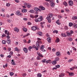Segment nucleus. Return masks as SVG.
Listing matches in <instances>:
<instances>
[{"label":"nucleus","mask_w":77,"mask_h":77,"mask_svg":"<svg viewBox=\"0 0 77 77\" xmlns=\"http://www.w3.org/2000/svg\"><path fill=\"white\" fill-rule=\"evenodd\" d=\"M60 41V39L57 38L56 39V43H58Z\"/></svg>","instance_id":"24"},{"label":"nucleus","mask_w":77,"mask_h":77,"mask_svg":"<svg viewBox=\"0 0 77 77\" xmlns=\"http://www.w3.org/2000/svg\"><path fill=\"white\" fill-rule=\"evenodd\" d=\"M15 2H16V3H18L19 1L18 0H15Z\"/></svg>","instance_id":"63"},{"label":"nucleus","mask_w":77,"mask_h":77,"mask_svg":"<svg viewBox=\"0 0 77 77\" xmlns=\"http://www.w3.org/2000/svg\"><path fill=\"white\" fill-rule=\"evenodd\" d=\"M2 43L3 44H6V42L5 40H3L2 41Z\"/></svg>","instance_id":"35"},{"label":"nucleus","mask_w":77,"mask_h":77,"mask_svg":"<svg viewBox=\"0 0 77 77\" xmlns=\"http://www.w3.org/2000/svg\"><path fill=\"white\" fill-rule=\"evenodd\" d=\"M39 8H40V9L41 10V11L42 10V11H44V10H45V8H44L42 6H40L39 7Z\"/></svg>","instance_id":"13"},{"label":"nucleus","mask_w":77,"mask_h":77,"mask_svg":"<svg viewBox=\"0 0 77 77\" xmlns=\"http://www.w3.org/2000/svg\"><path fill=\"white\" fill-rule=\"evenodd\" d=\"M5 34H6L7 36H9V35H10V34L9 33V31H7V30H5Z\"/></svg>","instance_id":"10"},{"label":"nucleus","mask_w":77,"mask_h":77,"mask_svg":"<svg viewBox=\"0 0 77 77\" xmlns=\"http://www.w3.org/2000/svg\"><path fill=\"white\" fill-rule=\"evenodd\" d=\"M55 5V4H54V2H51V7H54Z\"/></svg>","instance_id":"25"},{"label":"nucleus","mask_w":77,"mask_h":77,"mask_svg":"<svg viewBox=\"0 0 77 77\" xmlns=\"http://www.w3.org/2000/svg\"><path fill=\"white\" fill-rule=\"evenodd\" d=\"M11 48H8V51H11Z\"/></svg>","instance_id":"49"},{"label":"nucleus","mask_w":77,"mask_h":77,"mask_svg":"<svg viewBox=\"0 0 77 77\" xmlns=\"http://www.w3.org/2000/svg\"><path fill=\"white\" fill-rule=\"evenodd\" d=\"M63 4L65 6H68V4H67V2H66L65 1L63 3Z\"/></svg>","instance_id":"19"},{"label":"nucleus","mask_w":77,"mask_h":77,"mask_svg":"<svg viewBox=\"0 0 77 77\" xmlns=\"http://www.w3.org/2000/svg\"><path fill=\"white\" fill-rule=\"evenodd\" d=\"M10 55H11V56H12V54H13V52L12 51H10Z\"/></svg>","instance_id":"46"},{"label":"nucleus","mask_w":77,"mask_h":77,"mask_svg":"<svg viewBox=\"0 0 77 77\" xmlns=\"http://www.w3.org/2000/svg\"><path fill=\"white\" fill-rule=\"evenodd\" d=\"M37 54L39 56H40V57H44V56L42 55V54H41V53H40L39 51H37Z\"/></svg>","instance_id":"9"},{"label":"nucleus","mask_w":77,"mask_h":77,"mask_svg":"<svg viewBox=\"0 0 77 77\" xmlns=\"http://www.w3.org/2000/svg\"><path fill=\"white\" fill-rule=\"evenodd\" d=\"M27 10H26L25 9H23V10H21V11L23 13H25V12H27Z\"/></svg>","instance_id":"20"},{"label":"nucleus","mask_w":77,"mask_h":77,"mask_svg":"<svg viewBox=\"0 0 77 77\" xmlns=\"http://www.w3.org/2000/svg\"><path fill=\"white\" fill-rule=\"evenodd\" d=\"M64 29L66 30H67L68 29V27L66 26H65L64 27Z\"/></svg>","instance_id":"52"},{"label":"nucleus","mask_w":77,"mask_h":77,"mask_svg":"<svg viewBox=\"0 0 77 77\" xmlns=\"http://www.w3.org/2000/svg\"><path fill=\"white\" fill-rule=\"evenodd\" d=\"M38 41L36 42V47L35 48L36 49V50L38 51L39 50V48L40 47V44H42V42H41V39L38 38H37Z\"/></svg>","instance_id":"1"},{"label":"nucleus","mask_w":77,"mask_h":77,"mask_svg":"<svg viewBox=\"0 0 77 77\" xmlns=\"http://www.w3.org/2000/svg\"><path fill=\"white\" fill-rule=\"evenodd\" d=\"M30 16L31 18H35V16H34L33 15L30 14Z\"/></svg>","instance_id":"36"},{"label":"nucleus","mask_w":77,"mask_h":77,"mask_svg":"<svg viewBox=\"0 0 77 77\" xmlns=\"http://www.w3.org/2000/svg\"><path fill=\"white\" fill-rule=\"evenodd\" d=\"M67 54H68V55H70V53L69 51L67 52Z\"/></svg>","instance_id":"55"},{"label":"nucleus","mask_w":77,"mask_h":77,"mask_svg":"<svg viewBox=\"0 0 77 77\" xmlns=\"http://www.w3.org/2000/svg\"><path fill=\"white\" fill-rule=\"evenodd\" d=\"M18 50V48H15L14 51H17V50Z\"/></svg>","instance_id":"57"},{"label":"nucleus","mask_w":77,"mask_h":77,"mask_svg":"<svg viewBox=\"0 0 77 77\" xmlns=\"http://www.w3.org/2000/svg\"><path fill=\"white\" fill-rule=\"evenodd\" d=\"M56 56H58L59 57L60 56V55H61L60 54V52H57L56 53Z\"/></svg>","instance_id":"12"},{"label":"nucleus","mask_w":77,"mask_h":77,"mask_svg":"<svg viewBox=\"0 0 77 77\" xmlns=\"http://www.w3.org/2000/svg\"><path fill=\"white\" fill-rule=\"evenodd\" d=\"M37 60H41V57L38 56L37 57Z\"/></svg>","instance_id":"34"},{"label":"nucleus","mask_w":77,"mask_h":77,"mask_svg":"<svg viewBox=\"0 0 77 77\" xmlns=\"http://www.w3.org/2000/svg\"><path fill=\"white\" fill-rule=\"evenodd\" d=\"M45 61H46V59H45L44 60H42V62L43 63H45Z\"/></svg>","instance_id":"39"},{"label":"nucleus","mask_w":77,"mask_h":77,"mask_svg":"<svg viewBox=\"0 0 77 77\" xmlns=\"http://www.w3.org/2000/svg\"><path fill=\"white\" fill-rule=\"evenodd\" d=\"M61 35L62 36H63V37H66V34L65 33H62Z\"/></svg>","instance_id":"29"},{"label":"nucleus","mask_w":77,"mask_h":77,"mask_svg":"<svg viewBox=\"0 0 77 77\" xmlns=\"http://www.w3.org/2000/svg\"><path fill=\"white\" fill-rule=\"evenodd\" d=\"M26 73H23V77H25V76H26Z\"/></svg>","instance_id":"58"},{"label":"nucleus","mask_w":77,"mask_h":77,"mask_svg":"<svg viewBox=\"0 0 77 77\" xmlns=\"http://www.w3.org/2000/svg\"><path fill=\"white\" fill-rule=\"evenodd\" d=\"M69 6H72L73 5V1L71 0L69 1Z\"/></svg>","instance_id":"8"},{"label":"nucleus","mask_w":77,"mask_h":77,"mask_svg":"<svg viewBox=\"0 0 77 77\" xmlns=\"http://www.w3.org/2000/svg\"><path fill=\"white\" fill-rule=\"evenodd\" d=\"M34 9L35 11L36 12H41V10L39 8H34Z\"/></svg>","instance_id":"6"},{"label":"nucleus","mask_w":77,"mask_h":77,"mask_svg":"<svg viewBox=\"0 0 77 77\" xmlns=\"http://www.w3.org/2000/svg\"><path fill=\"white\" fill-rule=\"evenodd\" d=\"M73 25V23H70L69 24V26L70 27H71Z\"/></svg>","instance_id":"33"},{"label":"nucleus","mask_w":77,"mask_h":77,"mask_svg":"<svg viewBox=\"0 0 77 77\" xmlns=\"http://www.w3.org/2000/svg\"><path fill=\"white\" fill-rule=\"evenodd\" d=\"M35 11L33 10H31L29 11V12H31V13H34Z\"/></svg>","instance_id":"37"},{"label":"nucleus","mask_w":77,"mask_h":77,"mask_svg":"<svg viewBox=\"0 0 77 77\" xmlns=\"http://www.w3.org/2000/svg\"><path fill=\"white\" fill-rule=\"evenodd\" d=\"M6 6H8L9 7V6H10V4L9 3H7L6 4Z\"/></svg>","instance_id":"43"},{"label":"nucleus","mask_w":77,"mask_h":77,"mask_svg":"<svg viewBox=\"0 0 77 77\" xmlns=\"http://www.w3.org/2000/svg\"><path fill=\"white\" fill-rule=\"evenodd\" d=\"M43 20V18H42V16H41V17H40L39 18H35V22H40L42 20Z\"/></svg>","instance_id":"3"},{"label":"nucleus","mask_w":77,"mask_h":77,"mask_svg":"<svg viewBox=\"0 0 77 77\" xmlns=\"http://www.w3.org/2000/svg\"><path fill=\"white\" fill-rule=\"evenodd\" d=\"M10 75L11 76H12V75H14V73H13V72L11 73V72H10Z\"/></svg>","instance_id":"40"},{"label":"nucleus","mask_w":77,"mask_h":77,"mask_svg":"<svg viewBox=\"0 0 77 77\" xmlns=\"http://www.w3.org/2000/svg\"><path fill=\"white\" fill-rule=\"evenodd\" d=\"M23 30L25 32H26L27 31V29L26 28H23Z\"/></svg>","instance_id":"31"},{"label":"nucleus","mask_w":77,"mask_h":77,"mask_svg":"<svg viewBox=\"0 0 77 77\" xmlns=\"http://www.w3.org/2000/svg\"><path fill=\"white\" fill-rule=\"evenodd\" d=\"M8 58H11V55H9L8 56Z\"/></svg>","instance_id":"59"},{"label":"nucleus","mask_w":77,"mask_h":77,"mask_svg":"<svg viewBox=\"0 0 77 77\" xmlns=\"http://www.w3.org/2000/svg\"><path fill=\"white\" fill-rule=\"evenodd\" d=\"M38 15H35L34 17H35V18H37V17H38Z\"/></svg>","instance_id":"64"},{"label":"nucleus","mask_w":77,"mask_h":77,"mask_svg":"<svg viewBox=\"0 0 77 77\" xmlns=\"http://www.w3.org/2000/svg\"><path fill=\"white\" fill-rule=\"evenodd\" d=\"M23 42H24V43H27V41H26V39H24L23 40Z\"/></svg>","instance_id":"44"},{"label":"nucleus","mask_w":77,"mask_h":77,"mask_svg":"<svg viewBox=\"0 0 77 77\" xmlns=\"http://www.w3.org/2000/svg\"><path fill=\"white\" fill-rule=\"evenodd\" d=\"M31 29L32 30H33V31H35V30L37 29V28H36V26H33L31 27Z\"/></svg>","instance_id":"11"},{"label":"nucleus","mask_w":77,"mask_h":77,"mask_svg":"<svg viewBox=\"0 0 77 77\" xmlns=\"http://www.w3.org/2000/svg\"><path fill=\"white\" fill-rule=\"evenodd\" d=\"M73 26L75 29H76L77 28V24L76 23H74L73 25Z\"/></svg>","instance_id":"30"},{"label":"nucleus","mask_w":77,"mask_h":77,"mask_svg":"<svg viewBox=\"0 0 77 77\" xmlns=\"http://www.w3.org/2000/svg\"><path fill=\"white\" fill-rule=\"evenodd\" d=\"M5 36H6V35H5V34H3L2 35V38H3L4 37H5Z\"/></svg>","instance_id":"45"},{"label":"nucleus","mask_w":77,"mask_h":77,"mask_svg":"<svg viewBox=\"0 0 77 77\" xmlns=\"http://www.w3.org/2000/svg\"><path fill=\"white\" fill-rule=\"evenodd\" d=\"M23 50L25 53H27V49L26 48H24Z\"/></svg>","instance_id":"18"},{"label":"nucleus","mask_w":77,"mask_h":77,"mask_svg":"<svg viewBox=\"0 0 77 77\" xmlns=\"http://www.w3.org/2000/svg\"><path fill=\"white\" fill-rule=\"evenodd\" d=\"M56 23L58 25H60L61 24L60 23V22H59V20H58L57 21Z\"/></svg>","instance_id":"23"},{"label":"nucleus","mask_w":77,"mask_h":77,"mask_svg":"<svg viewBox=\"0 0 77 77\" xmlns=\"http://www.w3.org/2000/svg\"><path fill=\"white\" fill-rule=\"evenodd\" d=\"M72 49H73V50H75V51H76V48H75L74 47H72Z\"/></svg>","instance_id":"50"},{"label":"nucleus","mask_w":77,"mask_h":77,"mask_svg":"<svg viewBox=\"0 0 77 77\" xmlns=\"http://www.w3.org/2000/svg\"><path fill=\"white\" fill-rule=\"evenodd\" d=\"M14 30L15 32H17V33L19 32V29L17 27H15L14 28Z\"/></svg>","instance_id":"14"},{"label":"nucleus","mask_w":77,"mask_h":77,"mask_svg":"<svg viewBox=\"0 0 77 77\" xmlns=\"http://www.w3.org/2000/svg\"><path fill=\"white\" fill-rule=\"evenodd\" d=\"M7 21L8 22V23H11V20H7Z\"/></svg>","instance_id":"51"},{"label":"nucleus","mask_w":77,"mask_h":77,"mask_svg":"<svg viewBox=\"0 0 77 77\" xmlns=\"http://www.w3.org/2000/svg\"><path fill=\"white\" fill-rule=\"evenodd\" d=\"M28 25H31V23L30 22H28Z\"/></svg>","instance_id":"61"},{"label":"nucleus","mask_w":77,"mask_h":77,"mask_svg":"<svg viewBox=\"0 0 77 77\" xmlns=\"http://www.w3.org/2000/svg\"><path fill=\"white\" fill-rule=\"evenodd\" d=\"M59 60H60V58L59 57H57L55 58V60L56 61H59Z\"/></svg>","instance_id":"16"},{"label":"nucleus","mask_w":77,"mask_h":77,"mask_svg":"<svg viewBox=\"0 0 77 77\" xmlns=\"http://www.w3.org/2000/svg\"><path fill=\"white\" fill-rule=\"evenodd\" d=\"M54 52L55 51H56V50L54 48H53L52 50Z\"/></svg>","instance_id":"60"},{"label":"nucleus","mask_w":77,"mask_h":77,"mask_svg":"<svg viewBox=\"0 0 77 77\" xmlns=\"http://www.w3.org/2000/svg\"><path fill=\"white\" fill-rule=\"evenodd\" d=\"M32 48H33V47H32L31 46H29V51H31V50H31V49H32Z\"/></svg>","instance_id":"38"},{"label":"nucleus","mask_w":77,"mask_h":77,"mask_svg":"<svg viewBox=\"0 0 77 77\" xmlns=\"http://www.w3.org/2000/svg\"><path fill=\"white\" fill-rule=\"evenodd\" d=\"M56 67L57 68H60V65H58L57 66H56Z\"/></svg>","instance_id":"53"},{"label":"nucleus","mask_w":77,"mask_h":77,"mask_svg":"<svg viewBox=\"0 0 77 77\" xmlns=\"http://www.w3.org/2000/svg\"><path fill=\"white\" fill-rule=\"evenodd\" d=\"M58 17H59V18H60V19H61V18H62V16H61L60 15H59L58 16Z\"/></svg>","instance_id":"48"},{"label":"nucleus","mask_w":77,"mask_h":77,"mask_svg":"<svg viewBox=\"0 0 77 77\" xmlns=\"http://www.w3.org/2000/svg\"><path fill=\"white\" fill-rule=\"evenodd\" d=\"M66 33H67V35L68 36H71L72 35H71L70 32H67Z\"/></svg>","instance_id":"17"},{"label":"nucleus","mask_w":77,"mask_h":77,"mask_svg":"<svg viewBox=\"0 0 77 77\" xmlns=\"http://www.w3.org/2000/svg\"><path fill=\"white\" fill-rule=\"evenodd\" d=\"M16 14L17 15H20L21 17L23 15V14L20 13V11H16Z\"/></svg>","instance_id":"7"},{"label":"nucleus","mask_w":77,"mask_h":77,"mask_svg":"<svg viewBox=\"0 0 77 77\" xmlns=\"http://www.w3.org/2000/svg\"><path fill=\"white\" fill-rule=\"evenodd\" d=\"M37 34L38 35H39V36H42V32H38Z\"/></svg>","instance_id":"26"},{"label":"nucleus","mask_w":77,"mask_h":77,"mask_svg":"<svg viewBox=\"0 0 77 77\" xmlns=\"http://www.w3.org/2000/svg\"><path fill=\"white\" fill-rule=\"evenodd\" d=\"M47 40L49 43H50L51 42V38L49 37L47 38Z\"/></svg>","instance_id":"15"},{"label":"nucleus","mask_w":77,"mask_h":77,"mask_svg":"<svg viewBox=\"0 0 77 77\" xmlns=\"http://www.w3.org/2000/svg\"><path fill=\"white\" fill-rule=\"evenodd\" d=\"M37 77H42V75L40 73H39L37 74Z\"/></svg>","instance_id":"32"},{"label":"nucleus","mask_w":77,"mask_h":77,"mask_svg":"<svg viewBox=\"0 0 77 77\" xmlns=\"http://www.w3.org/2000/svg\"><path fill=\"white\" fill-rule=\"evenodd\" d=\"M7 42L8 44H11V42H10V39H7Z\"/></svg>","instance_id":"28"},{"label":"nucleus","mask_w":77,"mask_h":77,"mask_svg":"<svg viewBox=\"0 0 77 77\" xmlns=\"http://www.w3.org/2000/svg\"><path fill=\"white\" fill-rule=\"evenodd\" d=\"M57 63V62L56 60H54L53 61V62H52V63L53 65H56Z\"/></svg>","instance_id":"21"},{"label":"nucleus","mask_w":77,"mask_h":77,"mask_svg":"<svg viewBox=\"0 0 77 77\" xmlns=\"http://www.w3.org/2000/svg\"><path fill=\"white\" fill-rule=\"evenodd\" d=\"M69 40L70 41H72V38H69Z\"/></svg>","instance_id":"41"},{"label":"nucleus","mask_w":77,"mask_h":77,"mask_svg":"<svg viewBox=\"0 0 77 77\" xmlns=\"http://www.w3.org/2000/svg\"><path fill=\"white\" fill-rule=\"evenodd\" d=\"M68 73H69V74L70 76H72V75H74V74L72 72L69 73V72H68Z\"/></svg>","instance_id":"27"},{"label":"nucleus","mask_w":77,"mask_h":77,"mask_svg":"<svg viewBox=\"0 0 77 77\" xmlns=\"http://www.w3.org/2000/svg\"><path fill=\"white\" fill-rule=\"evenodd\" d=\"M73 60L72 59H70L68 60V62H71Z\"/></svg>","instance_id":"42"},{"label":"nucleus","mask_w":77,"mask_h":77,"mask_svg":"<svg viewBox=\"0 0 77 77\" xmlns=\"http://www.w3.org/2000/svg\"><path fill=\"white\" fill-rule=\"evenodd\" d=\"M44 45H42L41 46V47L39 49L41 50V51H43V52L46 51L44 49Z\"/></svg>","instance_id":"4"},{"label":"nucleus","mask_w":77,"mask_h":77,"mask_svg":"<svg viewBox=\"0 0 77 77\" xmlns=\"http://www.w3.org/2000/svg\"><path fill=\"white\" fill-rule=\"evenodd\" d=\"M72 19L73 20H76L75 18V16H73L72 17Z\"/></svg>","instance_id":"47"},{"label":"nucleus","mask_w":77,"mask_h":77,"mask_svg":"<svg viewBox=\"0 0 77 77\" xmlns=\"http://www.w3.org/2000/svg\"><path fill=\"white\" fill-rule=\"evenodd\" d=\"M65 76V74L64 73H61L60 74V75H59V76L60 77H62L63 76Z\"/></svg>","instance_id":"22"},{"label":"nucleus","mask_w":77,"mask_h":77,"mask_svg":"<svg viewBox=\"0 0 77 77\" xmlns=\"http://www.w3.org/2000/svg\"><path fill=\"white\" fill-rule=\"evenodd\" d=\"M70 32H71L70 33L71 34H72V33H74V32H73V31H72V30H71L70 31Z\"/></svg>","instance_id":"62"},{"label":"nucleus","mask_w":77,"mask_h":77,"mask_svg":"<svg viewBox=\"0 0 77 77\" xmlns=\"http://www.w3.org/2000/svg\"><path fill=\"white\" fill-rule=\"evenodd\" d=\"M15 45H18V42H17L15 43Z\"/></svg>","instance_id":"56"},{"label":"nucleus","mask_w":77,"mask_h":77,"mask_svg":"<svg viewBox=\"0 0 77 77\" xmlns=\"http://www.w3.org/2000/svg\"><path fill=\"white\" fill-rule=\"evenodd\" d=\"M52 17H53V14L51 13L49 14L48 15V17H47L46 19L48 20V23H51V18H52Z\"/></svg>","instance_id":"2"},{"label":"nucleus","mask_w":77,"mask_h":77,"mask_svg":"<svg viewBox=\"0 0 77 77\" xmlns=\"http://www.w3.org/2000/svg\"><path fill=\"white\" fill-rule=\"evenodd\" d=\"M35 66H38V63L37 62H36L35 63Z\"/></svg>","instance_id":"54"},{"label":"nucleus","mask_w":77,"mask_h":77,"mask_svg":"<svg viewBox=\"0 0 77 77\" xmlns=\"http://www.w3.org/2000/svg\"><path fill=\"white\" fill-rule=\"evenodd\" d=\"M24 5L25 6H26L27 8H31V7H32L31 5L30 4H28L26 2L24 3Z\"/></svg>","instance_id":"5"}]
</instances>
